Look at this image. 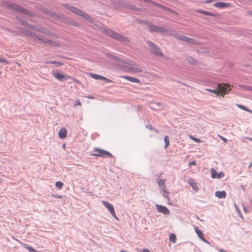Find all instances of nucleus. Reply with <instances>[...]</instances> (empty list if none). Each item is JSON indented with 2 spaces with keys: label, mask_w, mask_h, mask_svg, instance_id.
<instances>
[{
  "label": "nucleus",
  "mask_w": 252,
  "mask_h": 252,
  "mask_svg": "<svg viewBox=\"0 0 252 252\" xmlns=\"http://www.w3.org/2000/svg\"><path fill=\"white\" fill-rule=\"evenodd\" d=\"M55 185L57 188H58L59 189H61L62 188L63 184L62 182L58 181L56 183Z\"/></svg>",
  "instance_id": "nucleus-30"
},
{
  "label": "nucleus",
  "mask_w": 252,
  "mask_h": 252,
  "mask_svg": "<svg viewBox=\"0 0 252 252\" xmlns=\"http://www.w3.org/2000/svg\"><path fill=\"white\" fill-rule=\"evenodd\" d=\"M94 153L92 154L91 155L95 157H112V155L108 151L103 150L102 149L95 148L94 150Z\"/></svg>",
  "instance_id": "nucleus-5"
},
{
  "label": "nucleus",
  "mask_w": 252,
  "mask_h": 252,
  "mask_svg": "<svg viewBox=\"0 0 252 252\" xmlns=\"http://www.w3.org/2000/svg\"><path fill=\"white\" fill-rule=\"evenodd\" d=\"M47 63H52V64H56L58 66H62L63 63L61 62H57V61H50V62H47Z\"/></svg>",
  "instance_id": "nucleus-28"
},
{
  "label": "nucleus",
  "mask_w": 252,
  "mask_h": 252,
  "mask_svg": "<svg viewBox=\"0 0 252 252\" xmlns=\"http://www.w3.org/2000/svg\"><path fill=\"white\" fill-rule=\"evenodd\" d=\"M214 5L216 7L220 8H222L227 7L230 6V4L225 3L223 2H216L215 4H214Z\"/></svg>",
  "instance_id": "nucleus-12"
},
{
  "label": "nucleus",
  "mask_w": 252,
  "mask_h": 252,
  "mask_svg": "<svg viewBox=\"0 0 252 252\" xmlns=\"http://www.w3.org/2000/svg\"><path fill=\"white\" fill-rule=\"evenodd\" d=\"M189 183L190 185V186H191V187L194 190H198V187L197 184L196 183H195L194 182H193L192 180L190 181L189 182Z\"/></svg>",
  "instance_id": "nucleus-19"
},
{
  "label": "nucleus",
  "mask_w": 252,
  "mask_h": 252,
  "mask_svg": "<svg viewBox=\"0 0 252 252\" xmlns=\"http://www.w3.org/2000/svg\"><path fill=\"white\" fill-rule=\"evenodd\" d=\"M210 1H211V0H207L206 2H210Z\"/></svg>",
  "instance_id": "nucleus-49"
},
{
  "label": "nucleus",
  "mask_w": 252,
  "mask_h": 252,
  "mask_svg": "<svg viewBox=\"0 0 252 252\" xmlns=\"http://www.w3.org/2000/svg\"><path fill=\"white\" fill-rule=\"evenodd\" d=\"M237 106L238 107H239V108L243 110H245V111H246L247 112H251V113H252V111L251 110H250V109H248L247 107H246L245 106L242 105H241V104H237Z\"/></svg>",
  "instance_id": "nucleus-25"
},
{
  "label": "nucleus",
  "mask_w": 252,
  "mask_h": 252,
  "mask_svg": "<svg viewBox=\"0 0 252 252\" xmlns=\"http://www.w3.org/2000/svg\"><path fill=\"white\" fill-rule=\"evenodd\" d=\"M187 42L189 44H195V45L198 44L199 43V42H198L197 40H196L194 39L190 38L189 37H188Z\"/></svg>",
  "instance_id": "nucleus-22"
},
{
  "label": "nucleus",
  "mask_w": 252,
  "mask_h": 252,
  "mask_svg": "<svg viewBox=\"0 0 252 252\" xmlns=\"http://www.w3.org/2000/svg\"><path fill=\"white\" fill-rule=\"evenodd\" d=\"M101 202L104 205V206L110 211L112 216L114 218L118 220V218L115 213V209L113 206L110 203L105 201H102Z\"/></svg>",
  "instance_id": "nucleus-7"
},
{
  "label": "nucleus",
  "mask_w": 252,
  "mask_h": 252,
  "mask_svg": "<svg viewBox=\"0 0 252 252\" xmlns=\"http://www.w3.org/2000/svg\"><path fill=\"white\" fill-rule=\"evenodd\" d=\"M194 230L195 233L197 234L198 237L202 240L203 241L208 243V242L205 239L204 235L202 232L197 227H194Z\"/></svg>",
  "instance_id": "nucleus-10"
},
{
  "label": "nucleus",
  "mask_w": 252,
  "mask_h": 252,
  "mask_svg": "<svg viewBox=\"0 0 252 252\" xmlns=\"http://www.w3.org/2000/svg\"><path fill=\"white\" fill-rule=\"evenodd\" d=\"M164 140L165 142V148H166L169 145L170 143L168 136L167 135L165 136L164 137Z\"/></svg>",
  "instance_id": "nucleus-26"
},
{
  "label": "nucleus",
  "mask_w": 252,
  "mask_h": 252,
  "mask_svg": "<svg viewBox=\"0 0 252 252\" xmlns=\"http://www.w3.org/2000/svg\"><path fill=\"white\" fill-rule=\"evenodd\" d=\"M178 38L183 41H188V37L185 36H179Z\"/></svg>",
  "instance_id": "nucleus-33"
},
{
  "label": "nucleus",
  "mask_w": 252,
  "mask_h": 252,
  "mask_svg": "<svg viewBox=\"0 0 252 252\" xmlns=\"http://www.w3.org/2000/svg\"><path fill=\"white\" fill-rule=\"evenodd\" d=\"M87 97L90 99H94V97L92 95H89V96H87Z\"/></svg>",
  "instance_id": "nucleus-45"
},
{
  "label": "nucleus",
  "mask_w": 252,
  "mask_h": 252,
  "mask_svg": "<svg viewBox=\"0 0 252 252\" xmlns=\"http://www.w3.org/2000/svg\"><path fill=\"white\" fill-rule=\"evenodd\" d=\"M147 43L150 47V50L152 53L157 55L160 56H163L162 53L160 49L157 47L154 43L150 41H147Z\"/></svg>",
  "instance_id": "nucleus-6"
},
{
  "label": "nucleus",
  "mask_w": 252,
  "mask_h": 252,
  "mask_svg": "<svg viewBox=\"0 0 252 252\" xmlns=\"http://www.w3.org/2000/svg\"><path fill=\"white\" fill-rule=\"evenodd\" d=\"M17 64L19 66H20L21 65L20 63H17Z\"/></svg>",
  "instance_id": "nucleus-48"
},
{
  "label": "nucleus",
  "mask_w": 252,
  "mask_h": 252,
  "mask_svg": "<svg viewBox=\"0 0 252 252\" xmlns=\"http://www.w3.org/2000/svg\"><path fill=\"white\" fill-rule=\"evenodd\" d=\"M26 34H27V35H29L30 36L32 37H35L34 35H33L32 33H25Z\"/></svg>",
  "instance_id": "nucleus-41"
},
{
  "label": "nucleus",
  "mask_w": 252,
  "mask_h": 252,
  "mask_svg": "<svg viewBox=\"0 0 252 252\" xmlns=\"http://www.w3.org/2000/svg\"><path fill=\"white\" fill-rule=\"evenodd\" d=\"M81 103L79 99H77L75 101V105H81Z\"/></svg>",
  "instance_id": "nucleus-37"
},
{
  "label": "nucleus",
  "mask_w": 252,
  "mask_h": 252,
  "mask_svg": "<svg viewBox=\"0 0 252 252\" xmlns=\"http://www.w3.org/2000/svg\"><path fill=\"white\" fill-rule=\"evenodd\" d=\"M54 197L60 199V198H62V195H54Z\"/></svg>",
  "instance_id": "nucleus-42"
},
{
  "label": "nucleus",
  "mask_w": 252,
  "mask_h": 252,
  "mask_svg": "<svg viewBox=\"0 0 252 252\" xmlns=\"http://www.w3.org/2000/svg\"><path fill=\"white\" fill-rule=\"evenodd\" d=\"M186 60L191 64L195 65L197 63L196 60L190 56L188 57L186 59Z\"/></svg>",
  "instance_id": "nucleus-18"
},
{
  "label": "nucleus",
  "mask_w": 252,
  "mask_h": 252,
  "mask_svg": "<svg viewBox=\"0 0 252 252\" xmlns=\"http://www.w3.org/2000/svg\"><path fill=\"white\" fill-rule=\"evenodd\" d=\"M43 42L51 46L57 47L59 45V43L48 39L44 40Z\"/></svg>",
  "instance_id": "nucleus-17"
},
{
  "label": "nucleus",
  "mask_w": 252,
  "mask_h": 252,
  "mask_svg": "<svg viewBox=\"0 0 252 252\" xmlns=\"http://www.w3.org/2000/svg\"><path fill=\"white\" fill-rule=\"evenodd\" d=\"M217 87L219 90V95L224 96L227 92L231 90L233 85H230L228 83H219L217 85Z\"/></svg>",
  "instance_id": "nucleus-2"
},
{
  "label": "nucleus",
  "mask_w": 252,
  "mask_h": 252,
  "mask_svg": "<svg viewBox=\"0 0 252 252\" xmlns=\"http://www.w3.org/2000/svg\"><path fill=\"white\" fill-rule=\"evenodd\" d=\"M66 129L65 128H62L59 132V137L62 138L63 139L66 137Z\"/></svg>",
  "instance_id": "nucleus-14"
},
{
  "label": "nucleus",
  "mask_w": 252,
  "mask_h": 252,
  "mask_svg": "<svg viewBox=\"0 0 252 252\" xmlns=\"http://www.w3.org/2000/svg\"><path fill=\"white\" fill-rule=\"evenodd\" d=\"M122 78H124L126 79L128 81H129L131 82L136 83H139L140 82V80L138 79H137L136 78L129 77V76H124L122 77Z\"/></svg>",
  "instance_id": "nucleus-16"
},
{
  "label": "nucleus",
  "mask_w": 252,
  "mask_h": 252,
  "mask_svg": "<svg viewBox=\"0 0 252 252\" xmlns=\"http://www.w3.org/2000/svg\"><path fill=\"white\" fill-rule=\"evenodd\" d=\"M143 252H150L148 249H144L143 250Z\"/></svg>",
  "instance_id": "nucleus-43"
},
{
  "label": "nucleus",
  "mask_w": 252,
  "mask_h": 252,
  "mask_svg": "<svg viewBox=\"0 0 252 252\" xmlns=\"http://www.w3.org/2000/svg\"><path fill=\"white\" fill-rule=\"evenodd\" d=\"M224 176V173L223 172H220L218 174L217 178H220L223 177Z\"/></svg>",
  "instance_id": "nucleus-35"
},
{
  "label": "nucleus",
  "mask_w": 252,
  "mask_h": 252,
  "mask_svg": "<svg viewBox=\"0 0 252 252\" xmlns=\"http://www.w3.org/2000/svg\"><path fill=\"white\" fill-rule=\"evenodd\" d=\"M11 7L13 9H14L18 11H19V12H22L24 13H27V10L26 9H25L23 8H22V7H20L19 6H18L16 4H12L11 5Z\"/></svg>",
  "instance_id": "nucleus-15"
},
{
  "label": "nucleus",
  "mask_w": 252,
  "mask_h": 252,
  "mask_svg": "<svg viewBox=\"0 0 252 252\" xmlns=\"http://www.w3.org/2000/svg\"><path fill=\"white\" fill-rule=\"evenodd\" d=\"M158 185L161 187L162 190H163V189H165V180H159L158 181Z\"/></svg>",
  "instance_id": "nucleus-21"
},
{
  "label": "nucleus",
  "mask_w": 252,
  "mask_h": 252,
  "mask_svg": "<svg viewBox=\"0 0 252 252\" xmlns=\"http://www.w3.org/2000/svg\"><path fill=\"white\" fill-rule=\"evenodd\" d=\"M215 195L219 198H224L226 197V193L224 190L217 191L215 192Z\"/></svg>",
  "instance_id": "nucleus-13"
},
{
  "label": "nucleus",
  "mask_w": 252,
  "mask_h": 252,
  "mask_svg": "<svg viewBox=\"0 0 252 252\" xmlns=\"http://www.w3.org/2000/svg\"><path fill=\"white\" fill-rule=\"evenodd\" d=\"M150 30L153 32H162V28L160 27H158L156 26H151L150 27Z\"/></svg>",
  "instance_id": "nucleus-20"
},
{
  "label": "nucleus",
  "mask_w": 252,
  "mask_h": 252,
  "mask_svg": "<svg viewBox=\"0 0 252 252\" xmlns=\"http://www.w3.org/2000/svg\"><path fill=\"white\" fill-rule=\"evenodd\" d=\"M196 164V162L194 161L190 162L189 163V165H195Z\"/></svg>",
  "instance_id": "nucleus-40"
},
{
  "label": "nucleus",
  "mask_w": 252,
  "mask_h": 252,
  "mask_svg": "<svg viewBox=\"0 0 252 252\" xmlns=\"http://www.w3.org/2000/svg\"><path fill=\"white\" fill-rule=\"evenodd\" d=\"M52 75L55 78L61 81L68 79L69 78H71V76H70L65 75L63 74H61L58 71L53 72Z\"/></svg>",
  "instance_id": "nucleus-8"
},
{
  "label": "nucleus",
  "mask_w": 252,
  "mask_h": 252,
  "mask_svg": "<svg viewBox=\"0 0 252 252\" xmlns=\"http://www.w3.org/2000/svg\"><path fill=\"white\" fill-rule=\"evenodd\" d=\"M64 6L66 9L68 10L69 11L85 18L90 22H92V19L90 18V17L88 14H86L85 13L83 12L80 10L78 9L73 6H72L70 5L66 4H64Z\"/></svg>",
  "instance_id": "nucleus-3"
},
{
  "label": "nucleus",
  "mask_w": 252,
  "mask_h": 252,
  "mask_svg": "<svg viewBox=\"0 0 252 252\" xmlns=\"http://www.w3.org/2000/svg\"><path fill=\"white\" fill-rule=\"evenodd\" d=\"M189 137L190 139L192 140L195 142L200 143L201 142V140L199 139L195 138L191 135H189Z\"/></svg>",
  "instance_id": "nucleus-31"
},
{
  "label": "nucleus",
  "mask_w": 252,
  "mask_h": 252,
  "mask_svg": "<svg viewBox=\"0 0 252 252\" xmlns=\"http://www.w3.org/2000/svg\"><path fill=\"white\" fill-rule=\"evenodd\" d=\"M24 247L27 249L30 252H38L36 250L33 249L32 247L28 246L26 244H24Z\"/></svg>",
  "instance_id": "nucleus-24"
},
{
  "label": "nucleus",
  "mask_w": 252,
  "mask_h": 252,
  "mask_svg": "<svg viewBox=\"0 0 252 252\" xmlns=\"http://www.w3.org/2000/svg\"><path fill=\"white\" fill-rule=\"evenodd\" d=\"M105 33L107 35L122 42H127L129 41L128 39L118 33H116L111 30H107L105 31Z\"/></svg>",
  "instance_id": "nucleus-4"
},
{
  "label": "nucleus",
  "mask_w": 252,
  "mask_h": 252,
  "mask_svg": "<svg viewBox=\"0 0 252 252\" xmlns=\"http://www.w3.org/2000/svg\"><path fill=\"white\" fill-rule=\"evenodd\" d=\"M147 127L150 129H153V127L151 125H148V126H147Z\"/></svg>",
  "instance_id": "nucleus-44"
},
{
  "label": "nucleus",
  "mask_w": 252,
  "mask_h": 252,
  "mask_svg": "<svg viewBox=\"0 0 252 252\" xmlns=\"http://www.w3.org/2000/svg\"><path fill=\"white\" fill-rule=\"evenodd\" d=\"M201 13L208 16H213V15L212 13L206 11H202Z\"/></svg>",
  "instance_id": "nucleus-34"
},
{
  "label": "nucleus",
  "mask_w": 252,
  "mask_h": 252,
  "mask_svg": "<svg viewBox=\"0 0 252 252\" xmlns=\"http://www.w3.org/2000/svg\"><path fill=\"white\" fill-rule=\"evenodd\" d=\"M206 90L208 92H210V93H214L215 94H217L218 95H219V93L218 89H217V90H212V89H206Z\"/></svg>",
  "instance_id": "nucleus-29"
},
{
  "label": "nucleus",
  "mask_w": 252,
  "mask_h": 252,
  "mask_svg": "<svg viewBox=\"0 0 252 252\" xmlns=\"http://www.w3.org/2000/svg\"><path fill=\"white\" fill-rule=\"evenodd\" d=\"M68 79H72L73 81H74L75 82H76L78 84H80V82L77 80V79H75L72 77L71 76V78H69Z\"/></svg>",
  "instance_id": "nucleus-38"
},
{
  "label": "nucleus",
  "mask_w": 252,
  "mask_h": 252,
  "mask_svg": "<svg viewBox=\"0 0 252 252\" xmlns=\"http://www.w3.org/2000/svg\"><path fill=\"white\" fill-rule=\"evenodd\" d=\"M0 63H4L6 64L9 63L5 59L3 58H0Z\"/></svg>",
  "instance_id": "nucleus-36"
},
{
  "label": "nucleus",
  "mask_w": 252,
  "mask_h": 252,
  "mask_svg": "<svg viewBox=\"0 0 252 252\" xmlns=\"http://www.w3.org/2000/svg\"><path fill=\"white\" fill-rule=\"evenodd\" d=\"M90 75L92 78H93L95 79H97V80L101 79V80H105V81H107V82H112L111 80H110L103 76L99 75H97L96 74H91Z\"/></svg>",
  "instance_id": "nucleus-11"
},
{
  "label": "nucleus",
  "mask_w": 252,
  "mask_h": 252,
  "mask_svg": "<svg viewBox=\"0 0 252 252\" xmlns=\"http://www.w3.org/2000/svg\"><path fill=\"white\" fill-rule=\"evenodd\" d=\"M252 162H251L250 163V164H249V168H250V167H252Z\"/></svg>",
  "instance_id": "nucleus-46"
},
{
  "label": "nucleus",
  "mask_w": 252,
  "mask_h": 252,
  "mask_svg": "<svg viewBox=\"0 0 252 252\" xmlns=\"http://www.w3.org/2000/svg\"><path fill=\"white\" fill-rule=\"evenodd\" d=\"M247 139L251 141H252V138H247Z\"/></svg>",
  "instance_id": "nucleus-47"
},
{
  "label": "nucleus",
  "mask_w": 252,
  "mask_h": 252,
  "mask_svg": "<svg viewBox=\"0 0 252 252\" xmlns=\"http://www.w3.org/2000/svg\"><path fill=\"white\" fill-rule=\"evenodd\" d=\"M169 240L170 241L175 243L176 240V235L174 234H171L169 236Z\"/></svg>",
  "instance_id": "nucleus-27"
},
{
  "label": "nucleus",
  "mask_w": 252,
  "mask_h": 252,
  "mask_svg": "<svg viewBox=\"0 0 252 252\" xmlns=\"http://www.w3.org/2000/svg\"><path fill=\"white\" fill-rule=\"evenodd\" d=\"M218 136L222 140H223L225 143H226L227 142V139H226L225 138L221 136V135H219Z\"/></svg>",
  "instance_id": "nucleus-39"
},
{
  "label": "nucleus",
  "mask_w": 252,
  "mask_h": 252,
  "mask_svg": "<svg viewBox=\"0 0 252 252\" xmlns=\"http://www.w3.org/2000/svg\"><path fill=\"white\" fill-rule=\"evenodd\" d=\"M211 177L212 178H216L217 176V172L214 168L211 169Z\"/></svg>",
  "instance_id": "nucleus-23"
},
{
  "label": "nucleus",
  "mask_w": 252,
  "mask_h": 252,
  "mask_svg": "<svg viewBox=\"0 0 252 252\" xmlns=\"http://www.w3.org/2000/svg\"><path fill=\"white\" fill-rule=\"evenodd\" d=\"M162 191H163V192H164V194H163L164 197H165V198H166L167 199L168 201H170V199H169V196H168V193H168V191H167L165 190V189H163V190H162Z\"/></svg>",
  "instance_id": "nucleus-32"
},
{
  "label": "nucleus",
  "mask_w": 252,
  "mask_h": 252,
  "mask_svg": "<svg viewBox=\"0 0 252 252\" xmlns=\"http://www.w3.org/2000/svg\"><path fill=\"white\" fill-rule=\"evenodd\" d=\"M120 61L121 65L125 68L126 71L132 73L142 72V69L135 67L134 64L130 61L121 60Z\"/></svg>",
  "instance_id": "nucleus-1"
},
{
  "label": "nucleus",
  "mask_w": 252,
  "mask_h": 252,
  "mask_svg": "<svg viewBox=\"0 0 252 252\" xmlns=\"http://www.w3.org/2000/svg\"><path fill=\"white\" fill-rule=\"evenodd\" d=\"M156 209L158 212L161 213L164 215H169L170 214L169 210L165 206L161 205H156Z\"/></svg>",
  "instance_id": "nucleus-9"
}]
</instances>
